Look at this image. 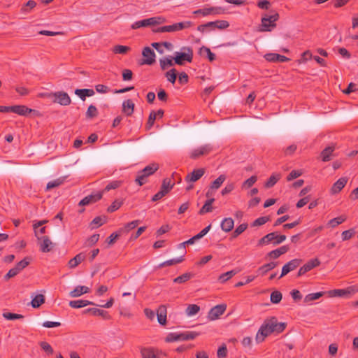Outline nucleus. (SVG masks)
I'll list each match as a JSON object with an SVG mask.
<instances>
[{"label": "nucleus", "instance_id": "5", "mask_svg": "<svg viewBox=\"0 0 358 358\" xmlns=\"http://www.w3.org/2000/svg\"><path fill=\"white\" fill-rule=\"evenodd\" d=\"M273 13L272 15H265L262 18V31H271V28L276 27L275 22L278 20L280 16L278 13L275 11H273Z\"/></svg>", "mask_w": 358, "mask_h": 358}, {"label": "nucleus", "instance_id": "10", "mask_svg": "<svg viewBox=\"0 0 358 358\" xmlns=\"http://www.w3.org/2000/svg\"><path fill=\"white\" fill-rule=\"evenodd\" d=\"M227 305L226 304H219L214 307H213L208 314V318L210 320H215L219 318L220 315H222L224 311L226 310Z\"/></svg>", "mask_w": 358, "mask_h": 358}, {"label": "nucleus", "instance_id": "16", "mask_svg": "<svg viewBox=\"0 0 358 358\" xmlns=\"http://www.w3.org/2000/svg\"><path fill=\"white\" fill-rule=\"evenodd\" d=\"M202 10L203 16L204 17L208 15H218L226 13V9L220 6L205 7L202 8Z\"/></svg>", "mask_w": 358, "mask_h": 358}, {"label": "nucleus", "instance_id": "14", "mask_svg": "<svg viewBox=\"0 0 358 358\" xmlns=\"http://www.w3.org/2000/svg\"><path fill=\"white\" fill-rule=\"evenodd\" d=\"M212 150L210 145H204L199 148L194 149L190 154V158L196 159L201 156L208 155Z\"/></svg>", "mask_w": 358, "mask_h": 358}, {"label": "nucleus", "instance_id": "41", "mask_svg": "<svg viewBox=\"0 0 358 358\" xmlns=\"http://www.w3.org/2000/svg\"><path fill=\"white\" fill-rule=\"evenodd\" d=\"M268 234L273 235V238H271V243L274 245H279L280 243H282L284 241L286 240V236L285 235H278L276 232H271Z\"/></svg>", "mask_w": 358, "mask_h": 358}, {"label": "nucleus", "instance_id": "13", "mask_svg": "<svg viewBox=\"0 0 358 358\" xmlns=\"http://www.w3.org/2000/svg\"><path fill=\"white\" fill-rule=\"evenodd\" d=\"M302 262V259H294L289 262H287L286 264H285L282 268V272L281 275H280L279 278H281L282 277L287 275L290 271L294 270L298 266H300V264Z\"/></svg>", "mask_w": 358, "mask_h": 358}, {"label": "nucleus", "instance_id": "39", "mask_svg": "<svg viewBox=\"0 0 358 358\" xmlns=\"http://www.w3.org/2000/svg\"><path fill=\"white\" fill-rule=\"evenodd\" d=\"M213 25H214V24H213L212 22H208L205 24L199 25L197 27L196 29L199 32H201L202 34H205V33H208L211 31H213L214 30Z\"/></svg>", "mask_w": 358, "mask_h": 358}, {"label": "nucleus", "instance_id": "4", "mask_svg": "<svg viewBox=\"0 0 358 358\" xmlns=\"http://www.w3.org/2000/svg\"><path fill=\"white\" fill-rule=\"evenodd\" d=\"M199 335L195 331H186L183 333H170L165 338L166 342H174L178 341H189L194 339Z\"/></svg>", "mask_w": 358, "mask_h": 358}, {"label": "nucleus", "instance_id": "36", "mask_svg": "<svg viewBox=\"0 0 358 358\" xmlns=\"http://www.w3.org/2000/svg\"><path fill=\"white\" fill-rule=\"evenodd\" d=\"M277 265H278V263L273 262H269L268 264H265L258 268V272H259L261 273V275H264L266 273H267V272H268L269 271L275 268L277 266Z\"/></svg>", "mask_w": 358, "mask_h": 358}, {"label": "nucleus", "instance_id": "46", "mask_svg": "<svg viewBox=\"0 0 358 358\" xmlns=\"http://www.w3.org/2000/svg\"><path fill=\"white\" fill-rule=\"evenodd\" d=\"M282 295L280 291L275 290L271 294V302L275 304L279 303L282 300Z\"/></svg>", "mask_w": 358, "mask_h": 358}, {"label": "nucleus", "instance_id": "3", "mask_svg": "<svg viewBox=\"0 0 358 358\" xmlns=\"http://www.w3.org/2000/svg\"><path fill=\"white\" fill-rule=\"evenodd\" d=\"M193 22L192 21H184L178 23L173 24L171 25H166L163 27H158L156 29H154L153 31L156 33H162V32H176L185 29H187L193 25Z\"/></svg>", "mask_w": 358, "mask_h": 358}, {"label": "nucleus", "instance_id": "7", "mask_svg": "<svg viewBox=\"0 0 358 358\" xmlns=\"http://www.w3.org/2000/svg\"><path fill=\"white\" fill-rule=\"evenodd\" d=\"M35 236H36L38 241L40 250L42 252L46 253L52 250L54 246V243L51 241L48 236H39L37 234V231H35Z\"/></svg>", "mask_w": 358, "mask_h": 358}, {"label": "nucleus", "instance_id": "47", "mask_svg": "<svg viewBox=\"0 0 358 358\" xmlns=\"http://www.w3.org/2000/svg\"><path fill=\"white\" fill-rule=\"evenodd\" d=\"M99 114L98 110L96 107L94 105H90L87 110L86 112V117L89 119H92L95 117H96Z\"/></svg>", "mask_w": 358, "mask_h": 358}, {"label": "nucleus", "instance_id": "57", "mask_svg": "<svg viewBox=\"0 0 358 358\" xmlns=\"http://www.w3.org/2000/svg\"><path fill=\"white\" fill-rule=\"evenodd\" d=\"M122 234L121 233H119V229L111 234L106 239V242L108 243V245H113L115 243V242L116 241V240L120 236H122Z\"/></svg>", "mask_w": 358, "mask_h": 358}, {"label": "nucleus", "instance_id": "29", "mask_svg": "<svg viewBox=\"0 0 358 358\" xmlns=\"http://www.w3.org/2000/svg\"><path fill=\"white\" fill-rule=\"evenodd\" d=\"M214 201H215V199L214 198H210V199H207L205 201L203 206L199 210V215H204L205 213L212 212L213 209V208L212 206V204H213V203Z\"/></svg>", "mask_w": 358, "mask_h": 358}, {"label": "nucleus", "instance_id": "53", "mask_svg": "<svg viewBox=\"0 0 358 358\" xmlns=\"http://www.w3.org/2000/svg\"><path fill=\"white\" fill-rule=\"evenodd\" d=\"M200 310V307L196 304H190L186 309V313L189 316L194 315Z\"/></svg>", "mask_w": 358, "mask_h": 358}, {"label": "nucleus", "instance_id": "59", "mask_svg": "<svg viewBox=\"0 0 358 358\" xmlns=\"http://www.w3.org/2000/svg\"><path fill=\"white\" fill-rule=\"evenodd\" d=\"M3 317L8 320H14L17 319H22L24 316L20 314L12 313H3Z\"/></svg>", "mask_w": 358, "mask_h": 358}, {"label": "nucleus", "instance_id": "61", "mask_svg": "<svg viewBox=\"0 0 358 358\" xmlns=\"http://www.w3.org/2000/svg\"><path fill=\"white\" fill-rule=\"evenodd\" d=\"M147 178H148L145 175L142 174L141 172L138 171L137 176L135 179V182L139 186H142L147 182V181H148Z\"/></svg>", "mask_w": 358, "mask_h": 358}, {"label": "nucleus", "instance_id": "56", "mask_svg": "<svg viewBox=\"0 0 358 358\" xmlns=\"http://www.w3.org/2000/svg\"><path fill=\"white\" fill-rule=\"evenodd\" d=\"M40 347L43 350H44L48 355H52L54 350L52 346L45 341H41L39 343Z\"/></svg>", "mask_w": 358, "mask_h": 358}, {"label": "nucleus", "instance_id": "25", "mask_svg": "<svg viewBox=\"0 0 358 358\" xmlns=\"http://www.w3.org/2000/svg\"><path fill=\"white\" fill-rule=\"evenodd\" d=\"M159 169V165L157 163H152L146 166L143 169L139 171L142 174L145 175L147 178L154 174Z\"/></svg>", "mask_w": 358, "mask_h": 358}, {"label": "nucleus", "instance_id": "26", "mask_svg": "<svg viewBox=\"0 0 358 358\" xmlns=\"http://www.w3.org/2000/svg\"><path fill=\"white\" fill-rule=\"evenodd\" d=\"M141 220H136L126 224L123 227L119 229V233L122 234H127L131 230L135 229L139 224Z\"/></svg>", "mask_w": 358, "mask_h": 358}, {"label": "nucleus", "instance_id": "1", "mask_svg": "<svg viewBox=\"0 0 358 358\" xmlns=\"http://www.w3.org/2000/svg\"><path fill=\"white\" fill-rule=\"evenodd\" d=\"M287 323L278 322L275 317H271L265 320L264 324L260 327L257 335L256 341L262 343L265 338L272 333H282L286 328Z\"/></svg>", "mask_w": 358, "mask_h": 358}, {"label": "nucleus", "instance_id": "42", "mask_svg": "<svg viewBox=\"0 0 358 358\" xmlns=\"http://www.w3.org/2000/svg\"><path fill=\"white\" fill-rule=\"evenodd\" d=\"M345 220H346L345 217L339 216V217H337L330 220L328 222L327 225L331 228H334V227H337L338 225L342 224L343 222L345 221Z\"/></svg>", "mask_w": 358, "mask_h": 358}, {"label": "nucleus", "instance_id": "50", "mask_svg": "<svg viewBox=\"0 0 358 358\" xmlns=\"http://www.w3.org/2000/svg\"><path fill=\"white\" fill-rule=\"evenodd\" d=\"M130 47L129 46H125V45H115L113 47V52L115 53V54H122V55H124L126 54L128 51L130 50Z\"/></svg>", "mask_w": 358, "mask_h": 358}, {"label": "nucleus", "instance_id": "49", "mask_svg": "<svg viewBox=\"0 0 358 358\" xmlns=\"http://www.w3.org/2000/svg\"><path fill=\"white\" fill-rule=\"evenodd\" d=\"M165 76L171 83L174 84L177 78V70L171 69L166 73Z\"/></svg>", "mask_w": 358, "mask_h": 358}, {"label": "nucleus", "instance_id": "44", "mask_svg": "<svg viewBox=\"0 0 358 358\" xmlns=\"http://www.w3.org/2000/svg\"><path fill=\"white\" fill-rule=\"evenodd\" d=\"M324 295L323 292H319L316 293H311L307 294L304 298L305 303H309L310 301L317 300Z\"/></svg>", "mask_w": 358, "mask_h": 358}, {"label": "nucleus", "instance_id": "19", "mask_svg": "<svg viewBox=\"0 0 358 358\" xmlns=\"http://www.w3.org/2000/svg\"><path fill=\"white\" fill-rule=\"evenodd\" d=\"M264 58L268 62H286L290 60L289 58L277 53H267L264 55Z\"/></svg>", "mask_w": 358, "mask_h": 358}, {"label": "nucleus", "instance_id": "22", "mask_svg": "<svg viewBox=\"0 0 358 358\" xmlns=\"http://www.w3.org/2000/svg\"><path fill=\"white\" fill-rule=\"evenodd\" d=\"M135 104L131 99H127L123 101L122 103V111L127 116H130L133 114L134 110Z\"/></svg>", "mask_w": 358, "mask_h": 358}, {"label": "nucleus", "instance_id": "31", "mask_svg": "<svg viewBox=\"0 0 358 358\" xmlns=\"http://www.w3.org/2000/svg\"><path fill=\"white\" fill-rule=\"evenodd\" d=\"M85 259V255L79 253L69 261L68 265L71 268H76L79 264L83 262Z\"/></svg>", "mask_w": 358, "mask_h": 358}, {"label": "nucleus", "instance_id": "32", "mask_svg": "<svg viewBox=\"0 0 358 358\" xmlns=\"http://www.w3.org/2000/svg\"><path fill=\"white\" fill-rule=\"evenodd\" d=\"M175 182L171 183L170 178H164L161 185V192H163L166 195L168 194L173 187Z\"/></svg>", "mask_w": 358, "mask_h": 358}, {"label": "nucleus", "instance_id": "30", "mask_svg": "<svg viewBox=\"0 0 358 358\" xmlns=\"http://www.w3.org/2000/svg\"><path fill=\"white\" fill-rule=\"evenodd\" d=\"M88 305H96L92 301L88 300H74L69 302V306L73 308H80Z\"/></svg>", "mask_w": 358, "mask_h": 358}, {"label": "nucleus", "instance_id": "28", "mask_svg": "<svg viewBox=\"0 0 358 358\" xmlns=\"http://www.w3.org/2000/svg\"><path fill=\"white\" fill-rule=\"evenodd\" d=\"M234 226V221L231 217L224 218L221 222V229L225 232L231 231Z\"/></svg>", "mask_w": 358, "mask_h": 358}, {"label": "nucleus", "instance_id": "20", "mask_svg": "<svg viewBox=\"0 0 358 358\" xmlns=\"http://www.w3.org/2000/svg\"><path fill=\"white\" fill-rule=\"evenodd\" d=\"M83 313L85 314L90 313L94 316H101L106 320H109L110 318V316L107 311L96 308H87L85 310Z\"/></svg>", "mask_w": 358, "mask_h": 358}, {"label": "nucleus", "instance_id": "6", "mask_svg": "<svg viewBox=\"0 0 358 358\" xmlns=\"http://www.w3.org/2000/svg\"><path fill=\"white\" fill-rule=\"evenodd\" d=\"M356 286H350L346 289H336L329 291L330 297H345L350 298L352 294L357 292Z\"/></svg>", "mask_w": 358, "mask_h": 358}, {"label": "nucleus", "instance_id": "27", "mask_svg": "<svg viewBox=\"0 0 358 358\" xmlns=\"http://www.w3.org/2000/svg\"><path fill=\"white\" fill-rule=\"evenodd\" d=\"M89 292L90 288L88 287L78 285L76 287L75 289L70 292L69 295L71 297H78L83 294L88 293Z\"/></svg>", "mask_w": 358, "mask_h": 358}, {"label": "nucleus", "instance_id": "40", "mask_svg": "<svg viewBox=\"0 0 358 358\" xmlns=\"http://www.w3.org/2000/svg\"><path fill=\"white\" fill-rule=\"evenodd\" d=\"M199 53L201 55L206 54V56L210 62H213L215 59V55L211 52L209 48H207L206 46H202L201 48H200Z\"/></svg>", "mask_w": 358, "mask_h": 358}, {"label": "nucleus", "instance_id": "15", "mask_svg": "<svg viewBox=\"0 0 358 358\" xmlns=\"http://www.w3.org/2000/svg\"><path fill=\"white\" fill-rule=\"evenodd\" d=\"M142 55L145 57L142 64L152 65L155 62V53L150 47L143 48Z\"/></svg>", "mask_w": 358, "mask_h": 358}, {"label": "nucleus", "instance_id": "48", "mask_svg": "<svg viewBox=\"0 0 358 358\" xmlns=\"http://www.w3.org/2000/svg\"><path fill=\"white\" fill-rule=\"evenodd\" d=\"M31 258L29 257H24L22 260L17 263L15 268L20 272L22 269H24L26 266H27L30 263Z\"/></svg>", "mask_w": 358, "mask_h": 358}, {"label": "nucleus", "instance_id": "18", "mask_svg": "<svg viewBox=\"0 0 358 358\" xmlns=\"http://www.w3.org/2000/svg\"><path fill=\"white\" fill-rule=\"evenodd\" d=\"M204 169H194L192 172L187 175L185 177V181L187 182H196L199 180L204 175Z\"/></svg>", "mask_w": 358, "mask_h": 358}, {"label": "nucleus", "instance_id": "37", "mask_svg": "<svg viewBox=\"0 0 358 358\" xmlns=\"http://www.w3.org/2000/svg\"><path fill=\"white\" fill-rule=\"evenodd\" d=\"M334 150V146H328L321 152L322 160L323 162H329L331 160V155Z\"/></svg>", "mask_w": 358, "mask_h": 358}, {"label": "nucleus", "instance_id": "23", "mask_svg": "<svg viewBox=\"0 0 358 358\" xmlns=\"http://www.w3.org/2000/svg\"><path fill=\"white\" fill-rule=\"evenodd\" d=\"M348 180L346 178H341L334 183L331 190L332 194L338 193L346 185Z\"/></svg>", "mask_w": 358, "mask_h": 358}, {"label": "nucleus", "instance_id": "33", "mask_svg": "<svg viewBox=\"0 0 358 358\" xmlns=\"http://www.w3.org/2000/svg\"><path fill=\"white\" fill-rule=\"evenodd\" d=\"M240 271L239 269H233L231 271H227L224 273L221 274L219 276V280L220 282L224 283L227 282L228 280L231 279L234 275L237 274Z\"/></svg>", "mask_w": 358, "mask_h": 358}, {"label": "nucleus", "instance_id": "52", "mask_svg": "<svg viewBox=\"0 0 358 358\" xmlns=\"http://www.w3.org/2000/svg\"><path fill=\"white\" fill-rule=\"evenodd\" d=\"M36 1L29 0L22 7L21 12L24 13H29L31 9L36 7Z\"/></svg>", "mask_w": 358, "mask_h": 358}, {"label": "nucleus", "instance_id": "45", "mask_svg": "<svg viewBox=\"0 0 358 358\" xmlns=\"http://www.w3.org/2000/svg\"><path fill=\"white\" fill-rule=\"evenodd\" d=\"M226 180L224 175H220L217 179H215L210 185V189H217L220 187L222 183Z\"/></svg>", "mask_w": 358, "mask_h": 358}, {"label": "nucleus", "instance_id": "64", "mask_svg": "<svg viewBox=\"0 0 358 358\" xmlns=\"http://www.w3.org/2000/svg\"><path fill=\"white\" fill-rule=\"evenodd\" d=\"M257 177L256 176H252L243 182V187L249 188L252 187L257 182Z\"/></svg>", "mask_w": 358, "mask_h": 358}, {"label": "nucleus", "instance_id": "24", "mask_svg": "<svg viewBox=\"0 0 358 358\" xmlns=\"http://www.w3.org/2000/svg\"><path fill=\"white\" fill-rule=\"evenodd\" d=\"M155 21L152 17L136 21L131 25V29H136L141 27L154 25Z\"/></svg>", "mask_w": 358, "mask_h": 358}, {"label": "nucleus", "instance_id": "63", "mask_svg": "<svg viewBox=\"0 0 358 358\" xmlns=\"http://www.w3.org/2000/svg\"><path fill=\"white\" fill-rule=\"evenodd\" d=\"M227 355V348L226 345L224 343L220 346L217 352V356L218 358H225Z\"/></svg>", "mask_w": 358, "mask_h": 358}, {"label": "nucleus", "instance_id": "43", "mask_svg": "<svg viewBox=\"0 0 358 358\" xmlns=\"http://www.w3.org/2000/svg\"><path fill=\"white\" fill-rule=\"evenodd\" d=\"M45 302V297L43 294L36 295L31 301L33 308H38Z\"/></svg>", "mask_w": 358, "mask_h": 358}, {"label": "nucleus", "instance_id": "54", "mask_svg": "<svg viewBox=\"0 0 358 358\" xmlns=\"http://www.w3.org/2000/svg\"><path fill=\"white\" fill-rule=\"evenodd\" d=\"M64 179L62 178H57L55 180L50 181L47 184L46 189H50L59 187L64 182Z\"/></svg>", "mask_w": 358, "mask_h": 358}, {"label": "nucleus", "instance_id": "8", "mask_svg": "<svg viewBox=\"0 0 358 358\" xmlns=\"http://www.w3.org/2000/svg\"><path fill=\"white\" fill-rule=\"evenodd\" d=\"M52 101L60 104L61 106H69L71 103V99L69 94L63 91L53 92Z\"/></svg>", "mask_w": 358, "mask_h": 358}, {"label": "nucleus", "instance_id": "35", "mask_svg": "<svg viewBox=\"0 0 358 358\" xmlns=\"http://www.w3.org/2000/svg\"><path fill=\"white\" fill-rule=\"evenodd\" d=\"M280 178V173H273L269 177L264 185L266 188H271L273 187Z\"/></svg>", "mask_w": 358, "mask_h": 358}, {"label": "nucleus", "instance_id": "17", "mask_svg": "<svg viewBox=\"0 0 358 358\" xmlns=\"http://www.w3.org/2000/svg\"><path fill=\"white\" fill-rule=\"evenodd\" d=\"M102 192H97L94 194H90L83 198L80 202L79 206H84L91 203H94L99 201L102 198Z\"/></svg>", "mask_w": 358, "mask_h": 358}, {"label": "nucleus", "instance_id": "60", "mask_svg": "<svg viewBox=\"0 0 358 358\" xmlns=\"http://www.w3.org/2000/svg\"><path fill=\"white\" fill-rule=\"evenodd\" d=\"M105 222L106 220L103 221L101 217L97 216L91 222L90 226L92 227V229H94L103 225Z\"/></svg>", "mask_w": 358, "mask_h": 358}, {"label": "nucleus", "instance_id": "11", "mask_svg": "<svg viewBox=\"0 0 358 358\" xmlns=\"http://www.w3.org/2000/svg\"><path fill=\"white\" fill-rule=\"evenodd\" d=\"M320 265V261L317 258L311 259L299 268L297 276L300 277Z\"/></svg>", "mask_w": 358, "mask_h": 358}, {"label": "nucleus", "instance_id": "62", "mask_svg": "<svg viewBox=\"0 0 358 358\" xmlns=\"http://www.w3.org/2000/svg\"><path fill=\"white\" fill-rule=\"evenodd\" d=\"M273 235L271 234H266L264 237H262L261 239L258 241V245L262 246L264 245H268L270 243H271V238H273Z\"/></svg>", "mask_w": 358, "mask_h": 358}, {"label": "nucleus", "instance_id": "12", "mask_svg": "<svg viewBox=\"0 0 358 358\" xmlns=\"http://www.w3.org/2000/svg\"><path fill=\"white\" fill-rule=\"evenodd\" d=\"M140 352L142 358H159L162 355L159 350L150 347L141 348Z\"/></svg>", "mask_w": 358, "mask_h": 358}, {"label": "nucleus", "instance_id": "58", "mask_svg": "<svg viewBox=\"0 0 358 358\" xmlns=\"http://www.w3.org/2000/svg\"><path fill=\"white\" fill-rule=\"evenodd\" d=\"M269 220H270L269 217H268V216L260 217L256 219L252 223V227H257V226L263 225V224H266L267 222H268Z\"/></svg>", "mask_w": 358, "mask_h": 358}, {"label": "nucleus", "instance_id": "21", "mask_svg": "<svg viewBox=\"0 0 358 358\" xmlns=\"http://www.w3.org/2000/svg\"><path fill=\"white\" fill-rule=\"evenodd\" d=\"M166 307L164 305H161L157 309V317L158 322L162 325L166 324Z\"/></svg>", "mask_w": 358, "mask_h": 358}, {"label": "nucleus", "instance_id": "51", "mask_svg": "<svg viewBox=\"0 0 358 358\" xmlns=\"http://www.w3.org/2000/svg\"><path fill=\"white\" fill-rule=\"evenodd\" d=\"M212 23L214 24L213 29L214 30L215 29H224L229 26V23L226 20H216V21H212Z\"/></svg>", "mask_w": 358, "mask_h": 358}, {"label": "nucleus", "instance_id": "2", "mask_svg": "<svg viewBox=\"0 0 358 358\" xmlns=\"http://www.w3.org/2000/svg\"><path fill=\"white\" fill-rule=\"evenodd\" d=\"M185 52H175L173 57L175 64L182 66L185 62H192L193 59V50L190 47H182Z\"/></svg>", "mask_w": 358, "mask_h": 358}, {"label": "nucleus", "instance_id": "55", "mask_svg": "<svg viewBox=\"0 0 358 358\" xmlns=\"http://www.w3.org/2000/svg\"><path fill=\"white\" fill-rule=\"evenodd\" d=\"M156 119H157V113H156V112L154 111V110L151 111L150 115H149V117H148V122L146 124V129H151V127L153 126Z\"/></svg>", "mask_w": 358, "mask_h": 358}, {"label": "nucleus", "instance_id": "34", "mask_svg": "<svg viewBox=\"0 0 358 358\" xmlns=\"http://www.w3.org/2000/svg\"><path fill=\"white\" fill-rule=\"evenodd\" d=\"M194 276V273L191 272H187L176 278L173 279L175 283H185Z\"/></svg>", "mask_w": 358, "mask_h": 358}, {"label": "nucleus", "instance_id": "38", "mask_svg": "<svg viewBox=\"0 0 358 358\" xmlns=\"http://www.w3.org/2000/svg\"><path fill=\"white\" fill-rule=\"evenodd\" d=\"M159 64L162 70H165L169 66L175 64L173 57H166L159 59Z\"/></svg>", "mask_w": 358, "mask_h": 358}, {"label": "nucleus", "instance_id": "9", "mask_svg": "<svg viewBox=\"0 0 358 358\" xmlns=\"http://www.w3.org/2000/svg\"><path fill=\"white\" fill-rule=\"evenodd\" d=\"M11 112L22 116H27L30 113H33L36 116L40 115V113L38 110L29 108L24 105L12 106Z\"/></svg>", "mask_w": 358, "mask_h": 358}]
</instances>
